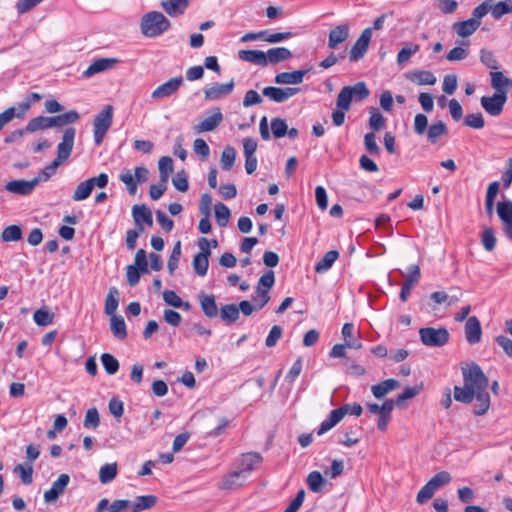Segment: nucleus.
<instances>
[{
    "label": "nucleus",
    "instance_id": "46",
    "mask_svg": "<svg viewBox=\"0 0 512 512\" xmlns=\"http://www.w3.org/2000/svg\"><path fill=\"white\" fill-rule=\"evenodd\" d=\"M1 239L4 242H14L22 239V229L19 225H10L1 233Z\"/></svg>",
    "mask_w": 512,
    "mask_h": 512
},
{
    "label": "nucleus",
    "instance_id": "25",
    "mask_svg": "<svg viewBox=\"0 0 512 512\" xmlns=\"http://www.w3.org/2000/svg\"><path fill=\"white\" fill-rule=\"evenodd\" d=\"M400 387V382L396 379H387L379 384L373 385L371 391L377 399H381L391 391Z\"/></svg>",
    "mask_w": 512,
    "mask_h": 512
},
{
    "label": "nucleus",
    "instance_id": "20",
    "mask_svg": "<svg viewBox=\"0 0 512 512\" xmlns=\"http://www.w3.org/2000/svg\"><path fill=\"white\" fill-rule=\"evenodd\" d=\"M189 5V0H163L162 9L171 17L182 15Z\"/></svg>",
    "mask_w": 512,
    "mask_h": 512
},
{
    "label": "nucleus",
    "instance_id": "45",
    "mask_svg": "<svg viewBox=\"0 0 512 512\" xmlns=\"http://www.w3.org/2000/svg\"><path fill=\"white\" fill-rule=\"evenodd\" d=\"M326 480L323 478L320 472L313 471L307 477V484L312 492H321Z\"/></svg>",
    "mask_w": 512,
    "mask_h": 512
},
{
    "label": "nucleus",
    "instance_id": "12",
    "mask_svg": "<svg viewBox=\"0 0 512 512\" xmlns=\"http://www.w3.org/2000/svg\"><path fill=\"white\" fill-rule=\"evenodd\" d=\"M234 80L227 83H215L209 88L204 89V98L207 101H215L224 96L230 95L234 90Z\"/></svg>",
    "mask_w": 512,
    "mask_h": 512
},
{
    "label": "nucleus",
    "instance_id": "54",
    "mask_svg": "<svg viewBox=\"0 0 512 512\" xmlns=\"http://www.w3.org/2000/svg\"><path fill=\"white\" fill-rule=\"evenodd\" d=\"M497 214L501 219L502 223L512 221V202L503 201L497 204Z\"/></svg>",
    "mask_w": 512,
    "mask_h": 512
},
{
    "label": "nucleus",
    "instance_id": "14",
    "mask_svg": "<svg viewBox=\"0 0 512 512\" xmlns=\"http://www.w3.org/2000/svg\"><path fill=\"white\" fill-rule=\"evenodd\" d=\"M223 120V114L220 110V108H214L212 115L204 118L203 120L199 121L194 126V131L198 134L204 133V132H210L215 130L219 124Z\"/></svg>",
    "mask_w": 512,
    "mask_h": 512
},
{
    "label": "nucleus",
    "instance_id": "9",
    "mask_svg": "<svg viewBox=\"0 0 512 512\" xmlns=\"http://www.w3.org/2000/svg\"><path fill=\"white\" fill-rule=\"evenodd\" d=\"M507 101V95L495 93L492 96H483L480 99L481 106L491 116H499Z\"/></svg>",
    "mask_w": 512,
    "mask_h": 512
},
{
    "label": "nucleus",
    "instance_id": "10",
    "mask_svg": "<svg viewBox=\"0 0 512 512\" xmlns=\"http://www.w3.org/2000/svg\"><path fill=\"white\" fill-rule=\"evenodd\" d=\"M299 91L300 88L297 87L278 88L269 86L262 90V94L273 102L282 103L296 95Z\"/></svg>",
    "mask_w": 512,
    "mask_h": 512
},
{
    "label": "nucleus",
    "instance_id": "44",
    "mask_svg": "<svg viewBox=\"0 0 512 512\" xmlns=\"http://www.w3.org/2000/svg\"><path fill=\"white\" fill-rule=\"evenodd\" d=\"M490 12L495 19H499L505 14L512 13V0L499 1L495 5H491Z\"/></svg>",
    "mask_w": 512,
    "mask_h": 512
},
{
    "label": "nucleus",
    "instance_id": "56",
    "mask_svg": "<svg viewBox=\"0 0 512 512\" xmlns=\"http://www.w3.org/2000/svg\"><path fill=\"white\" fill-rule=\"evenodd\" d=\"M100 417L98 410L93 407L87 410L83 425L87 429H95L99 426Z\"/></svg>",
    "mask_w": 512,
    "mask_h": 512
},
{
    "label": "nucleus",
    "instance_id": "7",
    "mask_svg": "<svg viewBox=\"0 0 512 512\" xmlns=\"http://www.w3.org/2000/svg\"><path fill=\"white\" fill-rule=\"evenodd\" d=\"M372 37V28L368 27L362 31L354 45L352 46L349 59L352 62H356L364 57L368 50L369 43Z\"/></svg>",
    "mask_w": 512,
    "mask_h": 512
},
{
    "label": "nucleus",
    "instance_id": "36",
    "mask_svg": "<svg viewBox=\"0 0 512 512\" xmlns=\"http://www.w3.org/2000/svg\"><path fill=\"white\" fill-rule=\"evenodd\" d=\"M119 305V291L116 287H111L105 299V313L109 316L115 315Z\"/></svg>",
    "mask_w": 512,
    "mask_h": 512
},
{
    "label": "nucleus",
    "instance_id": "8",
    "mask_svg": "<svg viewBox=\"0 0 512 512\" xmlns=\"http://www.w3.org/2000/svg\"><path fill=\"white\" fill-rule=\"evenodd\" d=\"M183 85V78L181 76L173 77L165 83L159 85L152 93L151 98L159 101L174 95L179 88Z\"/></svg>",
    "mask_w": 512,
    "mask_h": 512
},
{
    "label": "nucleus",
    "instance_id": "33",
    "mask_svg": "<svg viewBox=\"0 0 512 512\" xmlns=\"http://www.w3.org/2000/svg\"><path fill=\"white\" fill-rule=\"evenodd\" d=\"M156 502L157 497L154 495L138 496L133 503L131 502L132 512H141L151 509L155 506Z\"/></svg>",
    "mask_w": 512,
    "mask_h": 512
},
{
    "label": "nucleus",
    "instance_id": "26",
    "mask_svg": "<svg viewBox=\"0 0 512 512\" xmlns=\"http://www.w3.org/2000/svg\"><path fill=\"white\" fill-rule=\"evenodd\" d=\"M491 86L497 94L507 95L506 87L512 84V81L504 76L500 71H491Z\"/></svg>",
    "mask_w": 512,
    "mask_h": 512
},
{
    "label": "nucleus",
    "instance_id": "41",
    "mask_svg": "<svg viewBox=\"0 0 512 512\" xmlns=\"http://www.w3.org/2000/svg\"><path fill=\"white\" fill-rule=\"evenodd\" d=\"M160 181L167 183L170 173L173 172V160L169 156H162L158 161Z\"/></svg>",
    "mask_w": 512,
    "mask_h": 512
},
{
    "label": "nucleus",
    "instance_id": "32",
    "mask_svg": "<svg viewBox=\"0 0 512 512\" xmlns=\"http://www.w3.org/2000/svg\"><path fill=\"white\" fill-rule=\"evenodd\" d=\"M110 329L114 337L123 340L127 337V329L124 318L120 315L110 316Z\"/></svg>",
    "mask_w": 512,
    "mask_h": 512
},
{
    "label": "nucleus",
    "instance_id": "52",
    "mask_svg": "<svg viewBox=\"0 0 512 512\" xmlns=\"http://www.w3.org/2000/svg\"><path fill=\"white\" fill-rule=\"evenodd\" d=\"M119 179L126 185L127 191L130 195H135L137 192V182L135 176L130 170L125 169L119 175Z\"/></svg>",
    "mask_w": 512,
    "mask_h": 512
},
{
    "label": "nucleus",
    "instance_id": "21",
    "mask_svg": "<svg viewBox=\"0 0 512 512\" xmlns=\"http://www.w3.org/2000/svg\"><path fill=\"white\" fill-rule=\"evenodd\" d=\"M198 299L201 309L206 317L214 318L218 315V307L214 295H208L201 292L198 294Z\"/></svg>",
    "mask_w": 512,
    "mask_h": 512
},
{
    "label": "nucleus",
    "instance_id": "19",
    "mask_svg": "<svg viewBox=\"0 0 512 512\" xmlns=\"http://www.w3.org/2000/svg\"><path fill=\"white\" fill-rule=\"evenodd\" d=\"M246 475H243L238 469L226 474L222 480L218 483L217 487L221 490H232L240 487Z\"/></svg>",
    "mask_w": 512,
    "mask_h": 512
},
{
    "label": "nucleus",
    "instance_id": "64",
    "mask_svg": "<svg viewBox=\"0 0 512 512\" xmlns=\"http://www.w3.org/2000/svg\"><path fill=\"white\" fill-rule=\"evenodd\" d=\"M287 124L285 120L281 118H273L271 120V130L276 138H281L287 133Z\"/></svg>",
    "mask_w": 512,
    "mask_h": 512
},
{
    "label": "nucleus",
    "instance_id": "30",
    "mask_svg": "<svg viewBox=\"0 0 512 512\" xmlns=\"http://www.w3.org/2000/svg\"><path fill=\"white\" fill-rule=\"evenodd\" d=\"M239 58L259 66H266V54L259 50H240Z\"/></svg>",
    "mask_w": 512,
    "mask_h": 512
},
{
    "label": "nucleus",
    "instance_id": "3",
    "mask_svg": "<svg viewBox=\"0 0 512 512\" xmlns=\"http://www.w3.org/2000/svg\"><path fill=\"white\" fill-rule=\"evenodd\" d=\"M420 340L428 347H442L450 339L449 331L444 328L424 327L419 330Z\"/></svg>",
    "mask_w": 512,
    "mask_h": 512
},
{
    "label": "nucleus",
    "instance_id": "34",
    "mask_svg": "<svg viewBox=\"0 0 512 512\" xmlns=\"http://www.w3.org/2000/svg\"><path fill=\"white\" fill-rule=\"evenodd\" d=\"M211 251L200 252L194 256L193 268L199 276H205L207 274L209 266V256Z\"/></svg>",
    "mask_w": 512,
    "mask_h": 512
},
{
    "label": "nucleus",
    "instance_id": "62",
    "mask_svg": "<svg viewBox=\"0 0 512 512\" xmlns=\"http://www.w3.org/2000/svg\"><path fill=\"white\" fill-rule=\"evenodd\" d=\"M347 88L350 89L352 97L360 101L366 99L370 94L364 82H358L354 86H347Z\"/></svg>",
    "mask_w": 512,
    "mask_h": 512
},
{
    "label": "nucleus",
    "instance_id": "24",
    "mask_svg": "<svg viewBox=\"0 0 512 512\" xmlns=\"http://www.w3.org/2000/svg\"><path fill=\"white\" fill-rule=\"evenodd\" d=\"M50 128L52 127H63L68 124H72L78 121L79 113L76 110H70L57 116H48Z\"/></svg>",
    "mask_w": 512,
    "mask_h": 512
},
{
    "label": "nucleus",
    "instance_id": "47",
    "mask_svg": "<svg viewBox=\"0 0 512 512\" xmlns=\"http://www.w3.org/2000/svg\"><path fill=\"white\" fill-rule=\"evenodd\" d=\"M235 159H236L235 149L231 146L225 147L224 150L222 151L221 159H220L222 169H224L226 171L230 170L234 165Z\"/></svg>",
    "mask_w": 512,
    "mask_h": 512
},
{
    "label": "nucleus",
    "instance_id": "4",
    "mask_svg": "<svg viewBox=\"0 0 512 512\" xmlns=\"http://www.w3.org/2000/svg\"><path fill=\"white\" fill-rule=\"evenodd\" d=\"M113 121V106L106 105L94 118V141L101 144Z\"/></svg>",
    "mask_w": 512,
    "mask_h": 512
},
{
    "label": "nucleus",
    "instance_id": "1",
    "mask_svg": "<svg viewBox=\"0 0 512 512\" xmlns=\"http://www.w3.org/2000/svg\"><path fill=\"white\" fill-rule=\"evenodd\" d=\"M462 375L464 384L462 387H454V399L464 404H470L475 399L474 414L484 415L490 407L488 378L476 363L462 368Z\"/></svg>",
    "mask_w": 512,
    "mask_h": 512
},
{
    "label": "nucleus",
    "instance_id": "18",
    "mask_svg": "<svg viewBox=\"0 0 512 512\" xmlns=\"http://www.w3.org/2000/svg\"><path fill=\"white\" fill-rule=\"evenodd\" d=\"M465 336L469 344H477L481 341L482 328L479 319L471 316L465 324Z\"/></svg>",
    "mask_w": 512,
    "mask_h": 512
},
{
    "label": "nucleus",
    "instance_id": "60",
    "mask_svg": "<svg viewBox=\"0 0 512 512\" xmlns=\"http://www.w3.org/2000/svg\"><path fill=\"white\" fill-rule=\"evenodd\" d=\"M464 124L473 129H482L485 125V121L481 113H473L466 115Z\"/></svg>",
    "mask_w": 512,
    "mask_h": 512
},
{
    "label": "nucleus",
    "instance_id": "23",
    "mask_svg": "<svg viewBox=\"0 0 512 512\" xmlns=\"http://www.w3.org/2000/svg\"><path fill=\"white\" fill-rule=\"evenodd\" d=\"M481 22L476 19H467L453 24V30L461 37L472 35L480 26Z\"/></svg>",
    "mask_w": 512,
    "mask_h": 512
},
{
    "label": "nucleus",
    "instance_id": "31",
    "mask_svg": "<svg viewBox=\"0 0 512 512\" xmlns=\"http://www.w3.org/2000/svg\"><path fill=\"white\" fill-rule=\"evenodd\" d=\"M341 334L348 348L356 350L362 348L361 340L354 337V325L352 323H345L342 327Z\"/></svg>",
    "mask_w": 512,
    "mask_h": 512
},
{
    "label": "nucleus",
    "instance_id": "40",
    "mask_svg": "<svg viewBox=\"0 0 512 512\" xmlns=\"http://www.w3.org/2000/svg\"><path fill=\"white\" fill-rule=\"evenodd\" d=\"M50 128L49 117L48 116H38L34 117L25 126V130L27 133H34L36 131L45 130Z\"/></svg>",
    "mask_w": 512,
    "mask_h": 512
},
{
    "label": "nucleus",
    "instance_id": "57",
    "mask_svg": "<svg viewBox=\"0 0 512 512\" xmlns=\"http://www.w3.org/2000/svg\"><path fill=\"white\" fill-rule=\"evenodd\" d=\"M385 124V118L377 108L370 110L369 126L374 131H380Z\"/></svg>",
    "mask_w": 512,
    "mask_h": 512
},
{
    "label": "nucleus",
    "instance_id": "63",
    "mask_svg": "<svg viewBox=\"0 0 512 512\" xmlns=\"http://www.w3.org/2000/svg\"><path fill=\"white\" fill-rule=\"evenodd\" d=\"M419 45L414 44L407 47L402 48L397 55V62L399 65H402L409 61L411 56L419 51Z\"/></svg>",
    "mask_w": 512,
    "mask_h": 512
},
{
    "label": "nucleus",
    "instance_id": "39",
    "mask_svg": "<svg viewBox=\"0 0 512 512\" xmlns=\"http://www.w3.org/2000/svg\"><path fill=\"white\" fill-rule=\"evenodd\" d=\"M54 313H52L47 306H43L42 308L36 310L33 315V320L38 326H48L53 323Z\"/></svg>",
    "mask_w": 512,
    "mask_h": 512
},
{
    "label": "nucleus",
    "instance_id": "43",
    "mask_svg": "<svg viewBox=\"0 0 512 512\" xmlns=\"http://www.w3.org/2000/svg\"><path fill=\"white\" fill-rule=\"evenodd\" d=\"M93 191L92 183L88 179L77 185L73 193L74 201H82L87 199Z\"/></svg>",
    "mask_w": 512,
    "mask_h": 512
},
{
    "label": "nucleus",
    "instance_id": "59",
    "mask_svg": "<svg viewBox=\"0 0 512 512\" xmlns=\"http://www.w3.org/2000/svg\"><path fill=\"white\" fill-rule=\"evenodd\" d=\"M193 150L202 160H207L210 156V148L208 144L201 138L195 139L193 142Z\"/></svg>",
    "mask_w": 512,
    "mask_h": 512
},
{
    "label": "nucleus",
    "instance_id": "13",
    "mask_svg": "<svg viewBox=\"0 0 512 512\" xmlns=\"http://www.w3.org/2000/svg\"><path fill=\"white\" fill-rule=\"evenodd\" d=\"M349 405H343L337 409L332 410L328 417L321 423L317 434L323 435L338 424L344 416L348 413Z\"/></svg>",
    "mask_w": 512,
    "mask_h": 512
},
{
    "label": "nucleus",
    "instance_id": "37",
    "mask_svg": "<svg viewBox=\"0 0 512 512\" xmlns=\"http://www.w3.org/2000/svg\"><path fill=\"white\" fill-rule=\"evenodd\" d=\"M408 78L418 85H434L437 81L434 74L427 70L415 71Z\"/></svg>",
    "mask_w": 512,
    "mask_h": 512
},
{
    "label": "nucleus",
    "instance_id": "48",
    "mask_svg": "<svg viewBox=\"0 0 512 512\" xmlns=\"http://www.w3.org/2000/svg\"><path fill=\"white\" fill-rule=\"evenodd\" d=\"M214 210L217 224L220 227H225L228 224L230 217L229 208L225 204L219 202L215 204Z\"/></svg>",
    "mask_w": 512,
    "mask_h": 512
},
{
    "label": "nucleus",
    "instance_id": "2",
    "mask_svg": "<svg viewBox=\"0 0 512 512\" xmlns=\"http://www.w3.org/2000/svg\"><path fill=\"white\" fill-rule=\"evenodd\" d=\"M171 26L169 19L158 11L144 14L140 21L141 33L148 38H155L166 32Z\"/></svg>",
    "mask_w": 512,
    "mask_h": 512
},
{
    "label": "nucleus",
    "instance_id": "42",
    "mask_svg": "<svg viewBox=\"0 0 512 512\" xmlns=\"http://www.w3.org/2000/svg\"><path fill=\"white\" fill-rule=\"evenodd\" d=\"M117 476V463L103 465L99 470V480L102 484L110 483Z\"/></svg>",
    "mask_w": 512,
    "mask_h": 512
},
{
    "label": "nucleus",
    "instance_id": "55",
    "mask_svg": "<svg viewBox=\"0 0 512 512\" xmlns=\"http://www.w3.org/2000/svg\"><path fill=\"white\" fill-rule=\"evenodd\" d=\"M451 475L447 471H441L435 474L428 483L435 489H439L442 486H445L451 482Z\"/></svg>",
    "mask_w": 512,
    "mask_h": 512
},
{
    "label": "nucleus",
    "instance_id": "16",
    "mask_svg": "<svg viewBox=\"0 0 512 512\" xmlns=\"http://www.w3.org/2000/svg\"><path fill=\"white\" fill-rule=\"evenodd\" d=\"M349 25L339 24L330 30L328 35V47L336 49L349 38Z\"/></svg>",
    "mask_w": 512,
    "mask_h": 512
},
{
    "label": "nucleus",
    "instance_id": "6",
    "mask_svg": "<svg viewBox=\"0 0 512 512\" xmlns=\"http://www.w3.org/2000/svg\"><path fill=\"white\" fill-rule=\"evenodd\" d=\"M76 130L73 127H68L64 130L62 141L57 146V157L55 160L61 164L66 161L73 150Z\"/></svg>",
    "mask_w": 512,
    "mask_h": 512
},
{
    "label": "nucleus",
    "instance_id": "27",
    "mask_svg": "<svg viewBox=\"0 0 512 512\" xmlns=\"http://www.w3.org/2000/svg\"><path fill=\"white\" fill-rule=\"evenodd\" d=\"M265 54L266 66L268 64H277L292 57L291 51L285 47L271 48Z\"/></svg>",
    "mask_w": 512,
    "mask_h": 512
},
{
    "label": "nucleus",
    "instance_id": "50",
    "mask_svg": "<svg viewBox=\"0 0 512 512\" xmlns=\"http://www.w3.org/2000/svg\"><path fill=\"white\" fill-rule=\"evenodd\" d=\"M101 362L105 371L109 375H114L119 369L118 360L109 353H103L101 355Z\"/></svg>",
    "mask_w": 512,
    "mask_h": 512
},
{
    "label": "nucleus",
    "instance_id": "5",
    "mask_svg": "<svg viewBox=\"0 0 512 512\" xmlns=\"http://www.w3.org/2000/svg\"><path fill=\"white\" fill-rule=\"evenodd\" d=\"M40 182H42L41 176H36L31 180H12L5 184V190L12 194L25 196L31 194Z\"/></svg>",
    "mask_w": 512,
    "mask_h": 512
},
{
    "label": "nucleus",
    "instance_id": "29",
    "mask_svg": "<svg viewBox=\"0 0 512 512\" xmlns=\"http://www.w3.org/2000/svg\"><path fill=\"white\" fill-rule=\"evenodd\" d=\"M447 133V126L443 121L434 122L428 127L426 131L427 140L430 143L435 144L442 136L447 135Z\"/></svg>",
    "mask_w": 512,
    "mask_h": 512
},
{
    "label": "nucleus",
    "instance_id": "53",
    "mask_svg": "<svg viewBox=\"0 0 512 512\" xmlns=\"http://www.w3.org/2000/svg\"><path fill=\"white\" fill-rule=\"evenodd\" d=\"M14 472L17 473L25 485H29L33 481V467L31 465L18 464L14 468Z\"/></svg>",
    "mask_w": 512,
    "mask_h": 512
},
{
    "label": "nucleus",
    "instance_id": "15",
    "mask_svg": "<svg viewBox=\"0 0 512 512\" xmlns=\"http://www.w3.org/2000/svg\"><path fill=\"white\" fill-rule=\"evenodd\" d=\"M262 460V456L256 452L242 454L238 461V470L247 476L261 465Z\"/></svg>",
    "mask_w": 512,
    "mask_h": 512
},
{
    "label": "nucleus",
    "instance_id": "49",
    "mask_svg": "<svg viewBox=\"0 0 512 512\" xmlns=\"http://www.w3.org/2000/svg\"><path fill=\"white\" fill-rule=\"evenodd\" d=\"M352 99L353 97L350 89L345 86L340 90L337 96L336 107L348 111L350 109Z\"/></svg>",
    "mask_w": 512,
    "mask_h": 512
},
{
    "label": "nucleus",
    "instance_id": "35",
    "mask_svg": "<svg viewBox=\"0 0 512 512\" xmlns=\"http://www.w3.org/2000/svg\"><path fill=\"white\" fill-rule=\"evenodd\" d=\"M220 318L227 324H233L239 319V308L236 304L223 305L219 311Z\"/></svg>",
    "mask_w": 512,
    "mask_h": 512
},
{
    "label": "nucleus",
    "instance_id": "58",
    "mask_svg": "<svg viewBox=\"0 0 512 512\" xmlns=\"http://www.w3.org/2000/svg\"><path fill=\"white\" fill-rule=\"evenodd\" d=\"M481 242L486 251H492L496 245V237L492 228H485L481 235Z\"/></svg>",
    "mask_w": 512,
    "mask_h": 512
},
{
    "label": "nucleus",
    "instance_id": "28",
    "mask_svg": "<svg viewBox=\"0 0 512 512\" xmlns=\"http://www.w3.org/2000/svg\"><path fill=\"white\" fill-rule=\"evenodd\" d=\"M306 70H296L293 72H282L275 76L276 84H300L303 82Z\"/></svg>",
    "mask_w": 512,
    "mask_h": 512
},
{
    "label": "nucleus",
    "instance_id": "17",
    "mask_svg": "<svg viewBox=\"0 0 512 512\" xmlns=\"http://www.w3.org/2000/svg\"><path fill=\"white\" fill-rule=\"evenodd\" d=\"M118 63L116 58H99L93 61L89 67L83 72L84 78H89L95 74L107 71Z\"/></svg>",
    "mask_w": 512,
    "mask_h": 512
},
{
    "label": "nucleus",
    "instance_id": "61",
    "mask_svg": "<svg viewBox=\"0 0 512 512\" xmlns=\"http://www.w3.org/2000/svg\"><path fill=\"white\" fill-rule=\"evenodd\" d=\"M172 183L178 191L186 192L189 187L187 173L184 170L177 172L172 179Z\"/></svg>",
    "mask_w": 512,
    "mask_h": 512
},
{
    "label": "nucleus",
    "instance_id": "22",
    "mask_svg": "<svg viewBox=\"0 0 512 512\" xmlns=\"http://www.w3.org/2000/svg\"><path fill=\"white\" fill-rule=\"evenodd\" d=\"M132 215L138 228H140V225H143V223L149 226L153 225L152 212L146 205H134Z\"/></svg>",
    "mask_w": 512,
    "mask_h": 512
},
{
    "label": "nucleus",
    "instance_id": "51",
    "mask_svg": "<svg viewBox=\"0 0 512 512\" xmlns=\"http://www.w3.org/2000/svg\"><path fill=\"white\" fill-rule=\"evenodd\" d=\"M421 391V387H406L402 393L396 398V406L402 408L405 406L407 400H411L417 396Z\"/></svg>",
    "mask_w": 512,
    "mask_h": 512
},
{
    "label": "nucleus",
    "instance_id": "11",
    "mask_svg": "<svg viewBox=\"0 0 512 512\" xmlns=\"http://www.w3.org/2000/svg\"><path fill=\"white\" fill-rule=\"evenodd\" d=\"M70 482V477L68 474H61L57 480H55L52 484V487L45 491L44 493V501L46 503H54L58 500V498L64 493Z\"/></svg>",
    "mask_w": 512,
    "mask_h": 512
},
{
    "label": "nucleus",
    "instance_id": "38",
    "mask_svg": "<svg viewBox=\"0 0 512 512\" xmlns=\"http://www.w3.org/2000/svg\"><path fill=\"white\" fill-rule=\"evenodd\" d=\"M339 253L336 250H330L325 253L323 258L316 264L315 271L317 273H324L328 271L334 262L338 259Z\"/></svg>",
    "mask_w": 512,
    "mask_h": 512
}]
</instances>
